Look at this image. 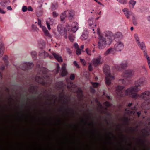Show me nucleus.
Here are the masks:
<instances>
[{"mask_svg": "<svg viewBox=\"0 0 150 150\" xmlns=\"http://www.w3.org/2000/svg\"><path fill=\"white\" fill-rule=\"evenodd\" d=\"M140 90L137 86L135 85L128 88L125 91V94L130 95L134 98H137L139 97V95L137 93Z\"/></svg>", "mask_w": 150, "mask_h": 150, "instance_id": "1", "label": "nucleus"}, {"mask_svg": "<svg viewBox=\"0 0 150 150\" xmlns=\"http://www.w3.org/2000/svg\"><path fill=\"white\" fill-rule=\"evenodd\" d=\"M99 40L98 43V47L100 49H103L105 47L106 41L105 38L100 36L99 38Z\"/></svg>", "mask_w": 150, "mask_h": 150, "instance_id": "2", "label": "nucleus"}, {"mask_svg": "<svg viewBox=\"0 0 150 150\" xmlns=\"http://www.w3.org/2000/svg\"><path fill=\"white\" fill-rule=\"evenodd\" d=\"M134 75V71L131 69H128L125 71L123 73L122 76L125 78H127L132 76Z\"/></svg>", "mask_w": 150, "mask_h": 150, "instance_id": "3", "label": "nucleus"}, {"mask_svg": "<svg viewBox=\"0 0 150 150\" xmlns=\"http://www.w3.org/2000/svg\"><path fill=\"white\" fill-rule=\"evenodd\" d=\"M106 76V83L107 85H109L111 83V81L114 79V77L111 75L109 72H107L104 70Z\"/></svg>", "mask_w": 150, "mask_h": 150, "instance_id": "4", "label": "nucleus"}, {"mask_svg": "<svg viewBox=\"0 0 150 150\" xmlns=\"http://www.w3.org/2000/svg\"><path fill=\"white\" fill-rule=\"evenodd\" d=\"M91 62L93 65L95 66L101 64L102 62L101 56L99 55L98 57L93 58Z\"/></svg>", "mask_w": 150, "mask_h": 150, "instance_id": "5", "label": "nucleus"}, {"mask_svg": "<svg viewBox=\"0 0 150 150\" xmlns=\"http://www.w3.org/2000/svg\"><path fill=\"white\" fill-rule=\"evenodd\" d=\"M124 44L121 42H117L114 46L115 49L117 51H120L123 48Z\"/></svg>", "mask_w": 150, "mask_h": 150, "instance_id": "6", "label": "nucleus"}, {"mask_svg": "<svg viewBox=\"0 0 150 150\" xmlns=\"http://www.w3.org/2000/svg\"><path fill=\"white\" fill-rule=\"evenodd\" d=\"M123 86H118L116 87L115 92L116 94L119 96H123V90L124 88Z\"/></svg>", "mask_w": 150, "mask_h": 150, "instance_id": "7", "label": "nucleus"}, {"mask_svg": "<svg viewBox=\"0 0 150 150\" xmlns=\"http://www.w3.org/2000/svg\"><path fill=\"white\" fill-rule=\"evenodd\" d=\"M146 83L145 80L143 78H140L135 81V84L138 87L143 86Z\"/></svg>", "mask_w": 150, "mask_h": 150, "instance_id": "8", "label": "nucleus"}, {"mask_svg": "<svg viewBox=\"0 0 150 150\" xmlns=\"http://www.w3.org/2000/svg\"><path fill=\"white\" fill-rule=\"evenodd\" d=\"M122 11L124 12L125 16L128 18H130V15L133 16V13L128 8H125L122 10Z\"/></svg>", "mask_w": 150, "mask_h": 150, "instance_id": "9", "label": "nucleus"}, {"mask_svg": "<svg viewBox=\"0 0 150 150\" xmlns=\"http://www.w3.org/2000/svg\"><path fill=\"white\" fill-rule=\"evenodd\" d=\"M95 22L94 18L93 17L89 18L88 21V22L89 26L93 28V29H92V30L93 31L94 30L93 26L96 27V25L94 24Z\"/></svg>", "mask_w": 150, "mask_h": 150, "instance_id": "10", "label": "nucleus"}, {"mask_svg": "<svg viewBox=\"0 0 150 150\" xmlns=\"http://www.w3.org/2000/svg\"><path fill=\"white\" fill-rule=\"evenodd\" d=\"M142 106L146 109H150V100H146L142 104Z\"/></svg>", "mask_w": 150, "mask_h": 150, "instance_id": "11", "label": "nucleus"}, {"mask_svg": "<svg viewBox=\"0 0 150 150\" xmlns=\"http://www.w3.org/2000/svg\"><path fill=\"white\" fill-rule=\"evenodd\" d=\"M71 26V30L74 33H75L78 29V23L76 22H74L72 23Z\"/></svg>", "mask_w": 150, "mask_h": 150, "instance_id": "12", "label": "nucleus"}, {"mask_svg": "<svg viewBox=\"0 0 150 150\" xmlns=\"http://www.w3.org/2000/svg\"><path fill=\"white\" fill-rule=\"evenodd\" d=\"M150 96V91H146L142 93L139 95V97H140L143 99H145L148 96Z\"/></svg>", "mask_w": 150, "mask_h": 150, "instance_id": "13", "label": "nucleus"}, {"mask_svg": "<svg viewBox=\"0 0 150 150\" xmlns=\"http://www.w3.org/2000/svg\"><path fill=\"white\" fill-rule=\"evenodd\" d=\"M4 50V45L1 42H0V57H1L3 55Z\"/></svg>", "mask_w": 150, "mask_h": 150, "instance_id": "14", "label": "nucleus"}, {"mask_svg": "<svg viewBox=\"0 0 150 150\" xmlns=\"http://www.w3.org/2000/svg\"><path fill=\"white\" fill-rule=\"evenodd\" d=\"M74 12L73 11L70 10L68 12V18L69 20H71L73 18Z\"/></svg>", "mask_w": 150, "mask_h": 150, "instance_id": "15", "label": "nucleus"}, {"mask_svg": "<svg viewBox=\"0 0 150 150\" xmlns=\"http://www.w3.org/2000/svg\"><path fill=\"white\" fill-rule=\"evenodd\" d=\"M52 54L58 61L59 62H62V59L60 56L55 53H53Z\"/></svg>", "mask_w": 150, "mask_h": 150, "instance_id": "16", "label": "nucleus"}, {"mask_svg": "<svg viewBox=\"0 0 150 150\" xmlns=\"http://www.w3.org/2000/svg\"><path fill=\"white\" fill-rule=\"evenodd\" d=\"M40 28H42V30L46 36L49 37L50 36V34H49V32L47 30L46 28L44 26H41V27Z\"/></svg>", "mask_w": 150, "mask_h": 150, "instance_id": "17", "label": "nucleus"}, {"mask_svg": "<svg viewBox=\"0 0 150 150\" xmlns=\"http://www.w3.org/2000/svg\"><path fill=\"white\" fill-rule=\"evenodd\" d=\"M139 47L141 48V50L145 52L146 49V46L144 43L143 42H142L141 43L139 42V43L137 44Z\"/></svg>", "mask_w": 150, "mask_h": 150, "instance_id": "18", "label": "nucleus"}, {"mask_svg": "<svg viewBox=\"0 0 150 150\" xmlns=\"http://www.w3.org/2000/svg\"><path fill=\"white\" fill-rule=\"evenodd\" d=\"M88 38V33L87 32L83 33L81 37V39L83 40H85Z\"/></svg>", "mask_w": 150, "mask_h": 150, "instance_id": "19", "label": "nucleus"}, {"mask_svg": "<svg viewBox=\"0 0 150 150\" xmlns=\"http://www.w3.org/2000/svg\"><path fill=\"white\" fill-rule=\"evenodd\" d=\"M136 3V1L134 0H130L129 3V7L132 8H134Z\"/></svg>", "mask_w": 150, "mask_h": 150, "instance_id": "20", "label": "nucleus"}, {"mask_svg": "<svg viewBox=\"0 0 150 150\" xmlns=\"http://www.w3.org/2000/svg\"><path fill=\"white\" fill-rule=\"evenodd\" d=\"M106 36L110 39H112L113 37V34L112 33L109 31L107 32H106Z\"/></svg>", "mask_w": 150, "mask_h": 150, "instance_id": "21", "label": "nucleus"}, {"mask_svg": "<svg viewBox=\"0 0 150 150\" xmlns=\"http://www.w3.org/2000/svg\"><path fill=\"white\" fill-rule=\"evenodd\" d=\"M66 17V15L65 12L62 13L60 15L61 21L62 22H64L65 18Z\"/></svg>", "mask_w": 150, "mask_h": 150, "instance_id": "22", "label": "nucleus"}, {"mask_svg": "<svg viewBox=\"0 0 150 150\" xmlns=\"http://www.w3.org/2000/svg\"><path fill=\"white\" fill-rule=\"evenodd\" d=\"M63 28V26L62 25L60 24L59 25L57 26V30L59 32L62 33V30Z\"/></svg>", "mask_w": 150, "mask_h": 150, "instance_id": "23", "label": "nucleus"}, {"mask_svg": "<svg viewBox=\"0 0 150 150\" xmlns=\"http://www.w3.org/2000/svg\"><path fill=\"white\" fill-rule=\"evenodd\" d=\"M67 74V72L66 69L62 70V71L60 74L62 76H64Z\"/></svg>", "mask_w": 150, "mask_h": 150, "instance_id": "24", "label": "nucleus"}, {"mask_svg": "<svg viewBox=\"0 0 150 150\" xmlns=\"http://www.w3.org/2000/svg\"><path fill=\"white\" fill-rule=\"evenodd\" d=\"M125 66V65L124 64H122L119 65L117 66V68L119 70H121L122 68H123Z\"/></svg>", "mask_w": 150, "mask_h": 150, "instance_id": "25", "label": "nucleus"}, {"mask_svg": "<svg viewBox=\"0 0 150 150\" xmlns=\"http://www.w3.org/2000/svg\"><path fill=\"white\" fill-rule=\"evenodd\" d=\"M68 38L70 41L73 42L74 40V37L73 35L69 34L68 36Z\"/></svg>", "mask_w": 150, "mask_h": 150, "instance_id": "26", "label": "nucleus"}, {"mask_svg": "<svg viewBox=\"0 0 150 150\" xmlns=\"http://www.w3.org/2000/svg\"><path fill=\"white\" fill-rule=\"evenodd\" d=\"M112 49L110 48L108 49L105 53L104 54L105 55H107L110 54L111 52L112 51Z\"/></svg>", "mask_w": 150, "mask_h": 150, "instance_id": "27", "label": "nucleus"}, {"mask_svg": "<svg viewBox=\"0 0 150 150\" xmlns=\"http://www.w3.org/2000/svg\"><path fill=\"white\" fill-rule=\"evenodd\" d=\"M71 29L70 26V25L68 24H67L65 26L64 30L66 31H69Z\"/></svg>", "mask_w": 150, "mask_h": 150, "instance_id": "28", "label": "nucleus"}, {"mask_svg": "<svg viewBox=\"0 0 150 150\" xmlns=\"http://www.w3.org/2000/svg\"><path fill=\"white\" fill-rule=\"evenodd\" d=\"M144 55L145 56H146V59H147V61L148 62V64H150V57L147 54L146 52L145 53Z\"/></svg>", "mask_w": 150, "mask_h": 150, "instance_id": "29", "label": "nucleus"}, {"mask_svg": "<svg viewBox=\"0 0 150 150\" xmlns=\"http://www.w3.org/2000/svg\"><path fill=\"white\" fill-rule=\"evenodd\" d=\"M134 37L135 38V39L136 40V43L137 44L138 43H139V42H140L139 41V37L136 34H135L134 35Z\"/></svg>", "mask_w": 150, "mask_h": 150, "instance_id": "30", "label": "nucleus"}, {"mask_svg": "<svg viewBox=\"0 0 150 150\" xmlns=\"http://www.w3.org/2000/svg\"><path fill=\"white\" fill-rule=\"evenodd\" d=\"M132 21L133 24L135 25H137V23L136 21V18L134 16L132 17Z\"/></svg>", "mask_w": 150, "mask_h": 150, "instance_id": "31", "label": "nucleus"}, {"mask_svg": "<svg viewBox=\"0 0 150 150\" xmlns=\"http://www.w3.org/2000/svg\"><path fill=\"white\" fill-rule=\"evenodd\" d=\"M82 51V50H80L79 48L77 49L76 51V54L77 55H79L81 54Z\"/></svg>", "mask_w": 150, "mask_h": 150, "instance_id": "32", "label": "nucleus"}, {"mask_svg": "<svg viewBox=\"0 0 150 150\" xmlns=\"http://www.w3.org/2000/svg\"><path fill=\"white\" fill-rule=\"evenodd\" d=\"M32 29L34 31H37L38 30L37 27L34 25H33L32 26Z\"/></svg>", "mask_w": 150, "mask_h": 150, "instance_id": "33", "label": "nucleus"}, {"mask_svg": "<svg viewBox=\"0 0 150 150\" xmlns=\"http://www.w3.org/2000/svg\"><path fill=\"white\" fill-rule=\"evenodd\" d=\"M121 4H125L127 3V1L126 0H117Z\"/></svg>", "mask_w": 150, "mask_h": 150, "instance_id": "34", "label": "nucleus"}, {"mask_svg": "<svg viewBox=\"0 0 150 150\" xmlns=\"http://www.w3.org/2000/svg\"><path fill=\"white\" fill-rule=\"evenodd\" d=\"M27 9V8L26 6H24L22 8V11L23 12H26Z\"/></svg>", "mask_w": 150, "mask_h": 150, "instance_id": "35", "label": "nucleus"}, {"mask_svg": "<svg viewBox=\"0 0 150 150\" xmlns=\"http://www.w3.org/2000/svg\"><path fill=\"white\" fill-rule=\"evenodd\" d=\"M66 64L65 63H63L62 66V70H64L66 69Z\"/></svg>", "mask_w": 150, "mask_h": 150, "instance_id": "36", "label": "nucleus"}, {"mask_svg": "<svg viewBox=\"0 0 150 150\" xmlns=\"http://www.w3.org/2000/svg\"><path fill=\"white\" fill-rule=\"evenodd\" d=\"M74 46L76 49H77L79 48L78 44L76 43H75L74 44Z\"/></svg>", "mask_w": 150, "mask_h": 150, "instance_id": "37", "label": "nucleus"}, {"mask_svg": "<svg viewBox=\"0 0 150 150\" xmlns=\"http://www.w3.org/2000/svg\"><path fill=\"white\" fill-rule=\"evenodd\" d=\"M86 53L88 55H91V52L88 49L86 48V49L85 50Z\"/></svg>", "mask_w": 150, "mask_h": 150, "instance_id": "38", "label": "nucleus"}, {"mask_svg": "<svg viewBox=\"0 0 150 150\" xmlns=\"http://www.w3.org/2000/svg\"><path fill=\"white\" fill-rule=\"evenodd\" d=\"M31 54L33 57H34L36 55V53L35 51H32L31 52Z\"/></svg>", "mask_w": 150, "mask_h": 150, "instance_id": "39", "label": "nucleus"}, {"mask_svg": "<svg viewBox=\"0 0 150 150\" xmlns=\"http://www.w3.org/2000/svg\"><path fill=\"white\" fill-rule=\"evenodd\" d=\"M46 24L48 29L49 30H50L51 29V27L50 25V23H49L48 21H46Z\"/></svg>", "mask_w": 150, "mask_h": 150, "instance_id": "40", "label": "nucleus"}, {"mask_svg": "<svg viewBox=\"0 0 150 150\" xmlns=\"http://www.w3.org/2000/svg\"><path fill=\"white\" fill-rule=\"evenodd\" d=\"M92 85L95 87H97L98 85V83H91Z\"/></svg>", "mask_w": 150, "mask_h": 150, "instance_id": "41", "label": "nucleus"}, {"mask_svg": "<svg viewBox=\"0 0 150 150\" xmlns=\"http://www.w3.org/2000/svg\"><path fill=\"white\" fill-rule=\"evenodd\" d=\"M6 3L5 2H1V1H0V4H1V6L4 7H5L6 6V5H4V4H5Z\"/></svg>", "mask_w": 150, "mask_h": 150, "instance_id": "42", "label": "nucleus"}, {"mask_svg": "<svg viewBox=\"0 0 150 150\" xmlns=\"http://www.w3.org/2000/svg\"><path fill=\"white\" fill-rule=\"evenodd\" d=\"M74 65L77 68H79V67L78 64L76 62V61H74Z\"/></svg>", "mask_w": 150, "mask_h": 150, "instance_id": "43", "label": "nucleus"}, {"mask_svg": "<svg viewBox=\"0 0 150 150\" xmlns=\"http://www.w3.org/2000/svg\"><path fill=\"white\" fill-rule=\"evenodd\" d=\"M80 59L81 62L84 65H85L86 64V62L85 60L83 59Z\"/></svg>", "mask_w": 150, "mask_h": 150, "instance_id": "44", "label": "nucleus"}, {"mask_svg": "<svg viewBox=\"0 0 150 150\" xmlns=\"http://www.w3.org/2000/svg\"><path fill=\"white\" fill-rule=\"evenodd\" d=\"M75 78V76L74 74H72L70 76V79L71 80H74Z\"/></svg>", "mask_w": 150, "mask_h": 150, "instance_id": "45", "label": "nucleus"}, {"mask_svg": "<svg viewBox=\"0 0 150 150\" xmlns=\"http://www.w3.org/2000/svg\"><path fill=\"white\" fill-rule=\"evenodd\" d=\"M104 105L107 107L110 106V104L108 102H106L104 103Z\"/></svg>", "mask_w": 150, "mask_h": 150, "instance_id": "46", "label": "nucleus"}, {"mask_svg": "<svg viewBox=\"0 0 150 150\" xmlns=\"http://www.w3.org/2000/svg\"><path fill=\"white\" fill-rule=\"evenodd\" d=\"M38 24L40 27H41V26H42L41 25V21L39 19H38Z\"/></svg>", "mask_w": 150, "mask_h": 150, "instance_id": "47", "label": "nucleus"}, {"mask_svg": "<svg viewBox=\"0 0 150 150\" xmlns=\"http://www.w3.org/2000/svg\"><path fill=\"white\" fill-rule=\"evenodd\" d=\"M28 11H33V9L31 6H28Z\"/></svg>", "mask_w": 150, "mask_h": 150, "instance_id": "48", "label": "nucleus"}, {"mask_svg": "<svg viewBox=\"0 0 150 150\" xmlns=\"http://www.w3.org/2000/svg\"><path fill=\"white\" fill-rule=\"evenodd\" d=\"M66 50H67V52L69 53V54H71V50H70V49L67 48L66 49Z\"/></svg>", "mask_w": 150, "mask_h": 150, "instance_id": "49", "label": "nucleus"}, {"mask_svg": "<svg viewBox=\"0 0 150 150\" xmlns=\"http://www.w3.org/2000/svg\"><path fill=\"white\" fill-rule=\"evenodd\" d=\"M5 12L1 8H0V13L2 14H4L5 13Z\"/></svg>", "mask_w": 150, "mask_h": 150, "instance_id": "50", "label": "nucleus"}, {"mask_svg": "<svg viewBox=\"0 0 150 150\" xmlns=\"http://www.w3.org/2000/svg\"><path fill=\"white\" fill-rule=\"evenodd\" d=\"M57 16V14L55 12H53V16L54 17H56Z\"/></svg>", "mask_w": 150, "mask_h": 150, "instance_id": "51", "label": "nucleus"}, {"mask_svg": "<svg viewBox=\"0 0 150 150\" xmlns=\"http://www.w3.org/2000/svg\"><path fill=\"white\" fill-rule=\"evenodd\" d=\"M57 72H58L59 71V69L60 66L58 64H57Z\"/></svg>", "mask_w": 150, "mask_h": 150, "instance_id": "52", "label": "nucleus"}, {"mask_svg": "<svg viewBox=\"0 0 150 150\" xmlns=\"http://www.w3.org/2000/svg\"><path fill=\"white\" fill-rule=\"evenodd\" d=\"M92 67L91 65V64H90L88 67V69L89 71H91L92 70Z\"/></svg>", "mask_w": 150, "mask_h": 150, "instance_id": "53", "label": "nucleus"}, {"mask_svg": "<svg viewBox=\"0 0 150 150\" xmlns=\"http://www.w3.org/2000/svg\"><path fill=\"white\" fill-rule=\"evenodd\" d=\"M27 65L28 66H30L31 67H33V65L32 63H28Z\"/></svg>", "mask_w": 150, "mask_h": 150, "instance_id": "54", "label": "nucleus"}, {"mask_svg": "<svg viewBox=\"0 0 150 150\" xmlns=\"http://www.w3.org/2000/svg\"><path fill=\"white\" fill-rule=\"evenodd\" d=\"M7 8L8 10H12V8H11V6H8L7 7Z\"/></svg>", "mask_w": 150, "mask_h": 150, "instance_id": "55", "label": "nucleus"}, {"mask_svg": "<svg viewBox=\"0 0 150 150\" xmlns=\"http://www.w3.org/2000/svg\"><path fill=\"white\" fill-rule=\"evenodd\" d=\"M84 45H82L81 46V50H83V48H84Z\"/></svg>", "mask_w": 150, "mask_h": 150, "instance_id": "56", "label": "nucleus"}, {"mask_svg": "<svg viewBox=\"0 0 150 150\" xmlns=\"http://www.w3.org/2000/svg\"><path fill=\"white\" fill-rule=\"evenodd\" d=\"M147 18L149 21H150V16H148L147 17Z\"/></svg>", "mask_w": 150, "mask_h": 150, "instance_id": "57", "label": "nucleus"}, {"mask_svg": "<svg viewBox=\"0 0 150 150\" xmlns=\"http://www.w3.org/2000/svg\"><path fill=\"white\" fill-rule=\"evenodd\" d=\"M49 23H50V24H51L50 23H52V20H51V19L50 20V22H49Z\"/></svg>", "mask_w": 150, "mask_h": 150, "instance_id": "58", "label": "nucleus"}, {"mask_svg": "<svg viewBox=\"0 0 150 150\" xmlns=\"http://www.w3.org/2000/svg\"><path fill=\"white\" fill-rule=\"evenodd\" d=\"M133 27H131L130 28V30L131 31H133Z\"/></svg>", "mask_w": 150, "mask_h": 150, "instance_id": "59", "label": "nucleus"}, {"mask_svg": "<svg viewBox=\"0 0 150 150\" xmlns=\"http://www.w3.org/2000/svg\"><path fill=\"white\" fill-rule=\"evenodd\" d=\"M137 114H138V116L139 117V116L140 115V113L139 112H137Z\"/></svg>", "mask_w": 150, "mask_h": 150, "instance_id": "60", "label": "nucleus"}, {"mask_svg": "<svg viewBox=\"0 0 150 150\" xmlns=\"http://www.w3.org/2000/svg\"><path fill=\"white\" fill-rule=\"evenodd\" d=\"M97 33H98V34H99L100 32H99V29H97Z\"/></svg>", "mask_w": 150, "mask_h": 150, "instance_id": "61", "label": "nucleus"}, {"mask_svg": "<svg viewBox=\"0 0 150 150\" xmlns=\"http://www.w3.org/2000/svg\"><path fill=\"white\" fill-rule=\"evenodd\" d=\"M132 103H129V104L128 105V106H130L131 105H132Z\"/></svg>", "mask_w": 150, "mask_h": 150, "instance_id": "62", "label": "nucleus"}, {"mask_svg": "<svg viewBox=\"0 0 150 150\" xmlns=\"http://www.w3.org/2000/svg\"><path fill=\"white\" fill-rule=\"evenodd\" d=\"M101 11H100L99 12V13H98V14L99 15H100L101 14Z\"/></svg>", "mask_w": 150, "mask_h": 150, "instance_id": "63", "label": "nucleus"}, {"mask_svg": "<svg viewBox=\"0 0 150 150\" xmlns=\"http://www.w3.org/2000/svg\"><path fill=\"white\" fill-rule=\"evenodd\" d=\"M148 65H149V68L150 69V64H148Z\"/></svg>", "mask_w": 150, "mask_h": 150, "instance_id": "64", "label": "nucleus"}]
</instances>
